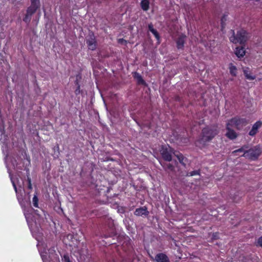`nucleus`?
Masks as SVG:
<instances>
[{
  "instance_id": "2f4dec72",
  "label": "nucleus",
  "mask_w": 262,
  "mask_h": 262,
  "mask_svg": "<svg viewBox=\"0 0 262 262\" xmlns=\"http://www.w3.org/2000/svg\"><path fill=\"white\" fill-rule=\"evenodd\" d=\"M81 92V91L80 90V85H78V86H77L76 89L75 91V94L76 95H79Z\"/></svg>"
},
{
  "instance_id": "9d476101",
  "label": "nucleus",
  "mask_w": 262,
  "mask_h": 262,
  "mask_svg": "<svg viewBox=\"0 0 262 262\" xmlns=\"http://www.w3.org/2000/svg\"><path fill=\"white\" fill-rule=\"evenodd\" d=\"M86 42L89 49L94 51L96 49L97 41L94 33H92V34L89 35V37L86 39Z\"/></svg>"
},
{
  "instance_id": "72a5a7b5",
  "label": "nucleus",
  "mask_w": 262,
  "mask_h": 262,
  "mask_svg": "<svg viewBox=\"0 0 262 262\" xmlns=\"http://www.w3.org/2000/svg\"><path fill=\"white\" fill-rule=\"evenodd\" d=\"M55 250L54 247H52L49 249V253L51 254H55Z\"/></svg>"
},
{
  "instance_id": "9b49d317",
  "label": "nucleus",
  "mask_w": 262,
  "mask_h": 262,
  "mask_svg": "<svg viewBox=\"0 0 262 262\" xmlns=\"http://www.w3.org/2000/svg\"><path fill=\"white\" fill-rule=\"evenodd\" d=\"M112 221H109L108 231L105 233H103L102 236L105 238L112 237L115 234V229Z\"/></svg>"
},
{
  "instance_id": "37998d69",
  "label": "nucleus",
  "mask_w": 262,
  "mask_h": 262,
  "mask_svg": "<svg viewBox=\"0 0 262 262\" xmlns=\"http://www.w3.org/2000/svg\"><path fill=\"white\" fill-rule=\"evenodd\" d=\"M161 96L163 98V94H161Z\"/></svg>"
},
{
  "instance_id": "39448f33",
  "label": "nucleus",
  "mask_w": 262,
  "mask_h": 262,
  "mask_svg": "<svg viewBox=\"0 0 262 262\" xmlns=\"http://www.w3.org/2000/svg\"><path fill=\"white\" fill-rule=\"evenodd\" d=\"M39 8L30 6L26 10V13L23 18V21L27 24H29L32 18V16L36 13Z\"/></svg>"
},
{
  "instance_id": "2eb2a0df",
  "label": "nucleus",
  "mask_w": 262,
  "mask_h": 262,
  "mask_svg": "<svg viewBox=\"0 0 262 262\" xmlns=\"http://www.w3.org/2000/svg\"><path fill=\"white\" fill-rule=\"evenodd\" d=\"M186 35L181 34L176 40L177 47L179 49H183Z\"/></svg>"
},
{
  "instance_id": "c9c22d12",
  "label": "nucleus",
  "mask_w": 262,
  "mask_h": 262,
  "mask_svg": "<svg viewBox=\"0 0 262 262\" xmlns=\"http://www.w3.org/2000/svg\"><path fill=\"white\" fill-rule=\"evenodd\" d=\"M174 100L176 101L179 102H180L181 101V97L177 95L174 96Z\"/></svg>"
},
{
  "instance_id": "58836bf2",
  "label": "nucleus",
  "mask_w": 262,
  "mask_h": 262,
  "mask_svg": "<svg viewBox=\"0 0 262 262\" xmlns=\"http://www.w3.org/2000/svg\"><path fill=\"white\" fill-rule=\"evenodd\" d=\"M165 262H170L168 257L165 254Z\"/></svg>"
},
{
  "instance_id": "b1692460",
  "label": "nucleus",
  "mask_w": 262,
  "mask_h": 262,
  "mask_svg": "<svg viewBox=\"0 0 262 262\" xmlns=\"http://www.w3.org/2000/svg\"><path fill=\"white\" fill-rule=\"evenodd\" d=\"M31 5L30 6H33L38 8L40 7V3L39 0H30Z\"/></svg>"
},
{
  "instance_id": "e433bc0d",
  "label": "nucleus",
  "mask_w": 262,
  "mask_h": 262,
  "mask_svg": "<svg viewBox=\"0 0 262 262\" xmlns=\"http://www.w3.org/2000/svg\"><path fill=\"white\" fill-rule=\"evenodd\" d=\"M161 154L162 157H164V145L161 146Z\"/></svg>"
},
{
  "instance_id": "cd10ccee",
  "label": "nucleus",
  "mask_w": 262,
  "mask_h": 262,
  "mask_svg": "<svg viewBox=\"0 0 262 262\" xmlns=\"http://www.w3.org/2000/svg\"><path fill=\"white\" fill-rule=\"evenodd\" d=\"M211 239L212 241H214V240L219 239V233L218 232L213 233L212 235Z\"/></svg>"
},
{
  "instance_id": "423d86ee",
  "label": "nucleus",
  "mask_w": 262,
  "mask_h": 262,
  "mask_svg": "<svg viewBox=\"0 0 262 262\" xmlns=\"http://www.w3.org/2000/svg\"><path fill=\"white\" fill-rule=\"evenodd\" d=\"M171 163H166L165 162V171L169 173L171 178H174L175 176V167L178 165V162L174 160L170 161Z\"/></svg>"
},
{
  "instance_id": "a19ab883",
  "label": "nucleus",
  "mask_w": 262,
  "mask_h": 262,
  "mask_svg": "<svg viewBox=\"0 0 262 262\" xmlns=\"http://www.w3.org/2000/svg\"><path fill=\"white\" fill-rule=\"evenodd\" d=\"M13 186L14 187V188L16 192H17V187L16 186V185L15 184L14 182H13Z\"/></svg>"
},
{
  "instance_id": "a211bd4d",
  "label": "nucleus",
  "mask_w": 262,
  "mask_h": 262,
  "mask_svg": "<svg viewBox=\"0 0 262 262\" xmlns=\"http://www.w3.org/2000/svg\"><path fill=\"white\" fill-rule=\"evenodd\" d=\"M133 76L135 79L137 80L138 84L142 85L145 84V81L139 73L137 72L133 73Z\"/></svg>"
},
{
  "instance_id": "473e14b6",
  "label": "nucleus",
  "mask_w": 262,
  "mask_h": 262,
  "mask_svg": "<svg viewBox=\"0 0 262 262\" xmlns=\"http://www.w3.org/2000/svg\"><path fill=\"white\" fill-rule=\"evenodd\" d=\"M189 173H190V176H193L195 174H200V170H193V171L190 172Z\"/></svg>"
},
{
  "instance_id": "f257e3e1",
  "label": "nucleus",
  "mask_w": 262,
  "mask_h": 262,
  "mask_svg": "<svg viewBox=\"0 0 262 262\" xmlns=\"http://www.w3.org/2000/svg\"><path fill=\"white\" fill-rule=\"evenodd\" d=\"M219 133L218 127L216 125H207L204 127L198 138L195 141V145L200 148L207 146V143L210 142Z\"/></svg>"
},
{
  "instance_id": "ddd939ff",
  "label": "nucleus",
  "mask_w": 262,
  "mask_h": 262,
  "mask_svg": "<svg viewBox=\"0 0 262 262\" xmlns=\"http://www.w3.org/2000/svg\"><path fill=\"white\" fill-rule=\"evenodd\" d=\"M231 127V126H228L227 123L226 127L227 132L225 136L230 140H234L237 137L238 135Z\"/></svg>"
},
{
  "instance_id": "c03bdc74",
  "label": "nucleus",
  "mask_w": 262,
  "mask_h": 262,
  "mask_svg": "<svg viewBox=\"0 0 262 262\" xmlns=\"http://www.w3.org/2000/svg\"><path fill=\"white\" fill-rule=\"evenodd\" d=\"M256 2H259L260 0H255Z\"/></svg>"
},
{
  "instance_id": "20e7f679",
  "label": "nucleus",
  "mask_w": 262,
  "mask_h": 262,
  "mask_svg": "<svg viewBox=\"0 0 262 262\" xmlns=\"http://www.w3.org/2000/svg\"><path fill=\"white\" fill-rule=\"evenodd\" d=\"M227 123L228 126L234 127L237 130H239L248 123V121L246 118L236 116L231 119Z\"/></svg>"
},
{
  "instance_id": "7c9ffc66",
  "label": "nucleus",
  "mask_w": 262,
  "mask_h": 262,
  "mask_svg": "<svg viewBox=\"0 0 262 262\" xmlns=\"http://www.w3.org/2000/svg\"><path fill=\"white\" fill-rule=\"evenodd\" d=\"M255 245L256 246H259L262 248V236L258 238Z\"/></svg>"
},
{
  "instance_id": "ea45409f",
  "label": "nucleus",
  "mask_w": 262,
  "mask_h": 262,
  "mask_svg": "<svg viewBox=\"0 0 262 262\" xmlns=\"http://www.w3.org/2000/svg\"><path fill=\"white\" fill-rule=\"evenodd\" d=\"M27 181H28V184H31V178L29 176H28Z\"/></svg>"
},
{
  "instance_id": "4be33fe9",
  "label": "nucleus",
  "mask_w": 262,
  "mask_h": 262,
  "mask_svg": "<svg viewBox=\"0 0 262 262\" xmlns=\"http://www.w3.org/2000/svg\"><path fill=\"white\" fill-rule=\"evenodd\" d=\"M148 30L150 32H151L155 36L156 39L159 40L160 39V35L158 32V31L154 28L153 25L152 24H150L148 25Z\"/></svg>"
},
{
  "instance_id": "dca6fc26",
  "label": "nucleus",
  "mask_w": 262,
  "mask_h": 262,
  "mask_svg": "<svg viewBox=\"0 0 262 262\" xmlns=\"http://www.w3.org/2000/svg\"><path fill=\"white\" fill-rule=\"evenodd\" d=\"M177 155L176 157L179 160V162L184 167L186 166V162H188V160L187 158L185 157L183 154H182L180 151L176 152Z\"/></svg>"
},
{
  "instance_id": "c85d7f7f",
  "label": "nucleus",
  "mask_w": 262,
  "mask_h": 262,
  "mask_svg": "<svg viewBox=\"0 0 262 262\" xmlns=\"http://www.w3.org/2000/svg\"><path fill=\"white\" fill-rule=\"evenodd\" d=\"M63 262H71L70 257L68 254H64L62 258Z\"/></svg>"
},
{
  "instance_id": "c756f323",
  "label": "nucleus",
  "mask_w": 262,
  "mask_h": 262,
  "mask_svg": "<svg viewBox=\"0 0 262 262\" xmlns=\"http://www.w3.org/2000/svg\"><path fill=\"white\" fill-rule=\"evenodd\" d=\"M165 238H166L168 241L171 240L173 242L174 244L176 245V241L173 239V238L172 237V236L170 235H169L168 234H167L166 235H165Z\"/></svg>"
},
{
  "instance_id": "f03ea898",
  "label": "nucleus",
  "mask_w": 262,
  "mask_h": 262,
  "mask_svg": "<svg viewBox=\"0 0 262 262\" xmlns=\"http://www.w3.org/2000/svg\"><path fill=\"white\" fill-rule=\"evenodd\" d=\"M231 32L232 33V35L230 37V41L234 43L238 42L242 46H245V45L248 40V33L247 31L244 29H241L237 31L236 35L235 34L234 31L233 30H231Z\"/></svg>"
},
{
  "instance_id": "1a4fd4ad",
  "label": "nucleus",
  "mask_w": 262,
  "mask_h": 262,
  "mask_svg": "<svg viewBox=\"0 0 262 262\" xmlns=\"http://www.w3.org/2000/svg\"><path fill=\"white\" fill-rule=\"evenodd\" d=\"M176 21L172 20L169 23H167V30L170 35L173 38L177 35L178 33V26L175 23Z\"/></svg>"
},
{
  "instance_id": "0eeeda50",
  "label": "nucleus",
  "mask_w": 262,
  "mask_h": 262,
  "mask_svg": "<svg viewBox=\"0 0 262 262\" xmlns=\"http://www.w3.org/2000/svg\"><path fill=\"white\" fill-rule=\"evenodd\" d=\"M176 152H178V150H174V148L171 147L168 145V147H165V161L170 162L173 161L172 156L173 155L176 157Z\"/></svg>"
},
{
  "instance_id": "412c9836",
  "label": "nucleus",
  "mask_w": 262,
  "mask_h": 262,
  "mask_svg": "<svg viewBox=\"0 0 262 262\" xmlns=\"http://www.w3.org/2000/svg\"><path fill=\"white\" fill-rule=\"evenodd\" d=\"M142 9L144 11H147L149 8V2L148 0H142L140 3Z\"/></svg>"
},
{
  "instance_id": "5701e85b",
  "label": "nucleus",
  "mask_w": 262,
  "mask_h": 262,
  "mask_svg": "<svg viewBox=\"0 0 262 262\" xmlns=\"http://www.w3.org/2000/svg\"><path fill=\"white\" fill-rule=\"evenodd\" d=\"M229 69L231 75L234 77L236 76V67L235 66H233V64L231 63L230 64Z\"/></svg>"
},
{
  "instance_id": "aec40b11",
  "label": "nucleus",
  "mask_w": 262,
  "mask_h": 262,
  "mask_svg": "<svg viewBox=\"0 0 262 262\" xmlns=\"http://www.w3.org/2000/svg\"><path fill=\"white\" fill-rule=\"evenodd\" d=\"M227 16V15L224 14L222 16L221 19V31L223 33H225V27L226 25V21L227 20V18H226Z\"/></svg>"
},
{
  "instance_id": "f3484780",
  "label": "nucleus",
  "mask_w": 262,
  "mask_h": 262,
  "mask_svg": "<svg viewBox=\"0 0 262 262\" xmlns=\"http://www.w3.org/2000/svg\"><path fill=\"white\" fill-rule=\"evenodd\" d=\"M235 54L238 58L243 57L246 54L245 46H242L241 47H236Z\"/></svg>"
},
{
  "instance_id": "79ce46f5",
  "label": "nucleus",
  "mask_w": 262,
  "mask_h": 262,
  "mask_svg": "<svg viewBox=\"0 0 262 262\" xmlns=\"http://www.w3.org/2000/svg\"><path fill=\"white\" fill-rule=\"evenodd\" d=\"M28 188L29 189H32V184H28Z\"/></svg>"
},
{
  "instance_id": "4468645a",
  "label": "nucleus",
  "mask_w": 262,
  "mask_h": 262,
  "mask_svg": "<svg viewBox=\"0 0 262 262\" xmlns=\"http://www.w3.org/2000/svg\"><path fill=\"white\" fill-rule=\"evenodd\" d=\"M149 212L145 206L137 208L134 212V214L138 216H147Z\"/></svg>"
},
{
  "instance_id": "393cba45",
  "label": "nucleus",
  "mask_w": 262,
  "mask_h": 262,
  "mask_svg": "<svg viewBox=\"0 0 262 262\" xmlns=\"http://www.w3.org/2000/svg\"><path fill=\"white\" fill-rule=\"evenodd\" d=\"M155 259L158 262H164V253H161L157 254L155 257Z\"/></svg>"
},
{
  "instance_id": "7ed1b4c3",
  "label": "nucleus",
  "mask_w": 262,
  "mask_h": 262,
  "mask_svg": "<svg viewBox=\"0 0 262 262\" xmlns=\"http://www.w3.org/2000/svg\"><path fill=\"white\" fill-rule=\"evenodd\" d=\"M261 154V149L260 145H256L245 150L242 156L249 160L255 161L258 159Z\"/></svg>"
},
{
  "instance_id": "4c0bfd02",
  "label": "nucleus",
  "mask_w": 262,
  "mask_h": 262,
  "mask_svg": "<svg viewBox=\"0 0 262 262\" xmlns=\"http://www.w3.org/2000/svg\"><path fill=\"white\" fill-rule=\"evenodd\" d=\"M78 75H77L76 76V80L75 81V85L78 86V85H80L79 83V81H78Z\"/></svg>"
},
{
  "instance_id": "f8f14e48",
  "label": "nucleus",
  "mask_w": 262,
  "mask_h": 262,
  "mask_svg": "<svg viewBox=\"0 0 262 262\" xmlns=\"http://www.w3.org/2000/svg\"><path fill=\"white\" fill-rule=\"evenodd\" d=\"M262 126V122L260 120L256 122L252 126L251 129L249 132V135L251 136H255L258 132L259 129Z\"/></svg>"
},
{
  "instance_id": "f704fd0d",
  "label": "nucleus",
  "mask_w": 262,
  "mask_h": 262,
  "mask_svg": "<svg viewBox=\"0 0 262 262\" xmlns=\"http://www.w3.org/2000/svg\"><path fill=\"white\" fill-rule=\"evenodd\" d=\"M118 42L119 43H121V44H122L123 43H127V41L126 40H125L124 39H123V38H119L118 40Z\"/></svg>"
},
{
  "instance_id": "6ab92c4d",
  "label": "nucleus",
  "mask_w": 262,
  "mask_h": 262,
  "mask_svg": "<svg viewBox=\"0 0 262 262\" xmlns=\"http://www.w3.org/2000/svg\"><path fill=\"white\" fill-rule=\"evenodd\" d=\"M244 75L246 78L250 80H254L256 78L255 75H252L251 72L249 70V68H245L243 69Z\"/></svg>"
},
{
  "instance_id": "6e6552de",
  "label": "nucleus",
  "mask_w": 262,
  "mask_h": 262,
  "mask_svg": "<svg viewBox=\"0 0 262 262\" xmlns=\"http://www.w3.org/2000/svg\"><path fill=\"white\" fill-rule=\"evenodd\" d=\"M239 259L241 262H258L257 257L256 256L246 253L241 254Z\"/></svg>"
},
{
  "instance_id": "a878e982",
  "label": "nucleus",
  "mask_w": 262,
  "mask_h": 262,
  "mask_svg": "<svg viewBox=\"0 0 262 262\" xmlns=\"http://www.w3.org/2000/svg\"><path fill=\"white\" fill-rule=\"evenodd\" d=\"M248 148H249L248 145H244L242 147H241L240 148L233 151V153H236V152H243V151H244V153L245 150L249 149Z\"/></svg>"
},
{
  "instance_id": "bb28decb",
  "label": "nucleus",
  "mask_w": 262,
  "mask_h": 262,
  "mask_svg": "<svg viewBox=\"0 0 262 262\" xmlns=\"http://www.w3.org/2000/svg\"><path fill=\"white\" fill-rule=\"evenodd\" d=\"M32 202H33V205L35 207H36V208L38 207V199L36 195H34L33 199H32Z\"/></svg>"
}]
</instances>
